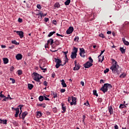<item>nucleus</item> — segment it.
<instances>
[{
  "label": "nucleus",
  "mask_w": 129,
  "mask_h": 129,
  "mask_svg": "<svg viewBox=\"0 0 129 129\" xmlns=\"http://www.w3.org/2000/svg\"><path fill=\"white\" fill-rule=\"evenodd\" d=\"M56 33V31H53V32H51L49 33V34L48 35V37H52V36H53V35H54V34H55Z\"/></svg>",
  "instance_id": "obj_30"
},
{
  "label": "nucleus",
  "mask_w": 129,
  "mask_h": 129,
  "mask_svg": "<svg viewBox=\"0 0 129 129\" xmlns=\"http://www.w3.org/2000/svg\"><path fill=\"white\" fill-rule=\"evenodd\" d=\"M43 85H44V86H48V82H47L46 81H44L43 82Z\"/></svg>",
  "instance_id": "obj_44"
},
{
  "label": "nucleus",
  "mask_w": 129,
  "mask_h": 129,
  "mask_svg": "<svg viewBox=\"0 0 129 129\" xmlns=\"http://www.w3.org/2000/svg\"><path fill=\"white\" fill-rule=\"evenodd\" d=\"M38 99L39 101H43V100H44V97H43V96H39Z\"/></svg>",
  "instance_id": "obj_36"
},
{
  "label": "nucleus",
  "mask_w": 129,
  "mask_h": 129,
  "mask_svg": "<svg viewBox=\"0 0 129 129\" xmlns=\"http://www.w3.org/2000/svg\"><path fill=\"white\" fill-rule=\"evenodd\" d=\"M93 64L91 63L89 61H87L86 63L84 64L85 68H90L91 66H93Z\"/></svg>",
  "instance_id": "obj_10"
},
{
  "label": "nucleus",
  "mask_w": 129,
  "mask_h": 129,
  "mask_svg": "<svg viewBox=\"0 0 129 129\" xmlns=\"http://www.w3.org/2000/svg\"><path fill=\"white\" fill-rule=\"evenodd\" d=\"M44 67H45L44 66H43V65H42V63L41 64H40L39 68H40V69H41V70H43V73H45V72H46V71H47V69H44Z\"/></svg>",
  "instance_id": "obj_18"
},
{
  "label": "nucleus",
  "mask_w": 129,
  "mask_h": 129,
  "mask_svg": "<svg viewBox=\"0 0 129 129\" xmlns=\"http://www.w3.org/2000/svg\"><path fill=\"white\" fill-rule=\"evenodd\" d=\"M70 3H71V0H67L64 3V5L66 6H69V5L70 4Z\"/></svg>",
  "instance_id": "obj_29"
},
{
  "label": "nucleus",
  "mask_w": 129,
  "mask_h": 129,
  "mask_svg": "<svg viewBox=\"0 0 129 129\" xmlns=\"http://www.w3.org/2000/svg\"><path fill=\"white\" fill-rule=\"evenodd\" d=\"M51 77H52V78H55V73H53L51 74Z\"/></svg>",
  "instance_id": "obj_59"
},
{
  "label": "nucleus",
  "mask_w": 129,
  "mask_h": 129,
  "mask_svg": "<svg viewBox=\"0 0 129 129\" xmlns=\"http://www.w3.org/2000/svg\"><path fill=\"white\" fill-rule=\"evenodd\" d=\"M19 106L20 109L21 110L20 113L19 114V116H20V117H21V114L22 113V108L23 107V106H24V105H19Z\"/></svg>",
  "instance_id": "obj_34"
},
{
  "label": "nucleus",
  "mask_w": 129,
  "mask_h": 129,
  "mask_svg": "<svg viewBox=\"0 0 129 129\" xmlns=\"http://www.w3.org/2000/svg\"><path fill=\"white\" fill-rule=\"evenodd\" d=\"M60 4L59 3L57 2L54 4V8H57V9H59L60 8Z\"/></svg>",
  "instance_id": "obj_31"
},
{
  "label": "nucleus",
  "mask_w": 129,
  "mask_h": 129,
  "mask_svg": "<svg viewBox=\"0 0 129 129\" xmlns=\"http://www.w3.org/2000/svg\"><path fill=\"white\" fill-rule=\"evenodd\" d=\"M39 13L36 14V16H38V19L42 20V17H43V12L42 11H39Z\"/></svg>",
  "instance_id": "obj_15"
},
{
  "label": "nucleus",
  "mask_w": 129,
  "mask_h": 129,
  "mask_svg": "<svg viewBox=\"0 0 129 129\" xmlns=\"http://www.w3.org/2000/svg\"><path fill=\"white\" fill-rule=\"evenodd\" d=\"M51 95H53V98H56V97H58L57 93L53 91H51Z\"/></svg>",
  "instance_id": "obj_23"
},
{
  "label": "nucleus",
  "mask_w": 129,
  "mask_h": 129,
  "mask_svg": "<svg viewBox=\"0 0 129 129\" xmlns=\"http://www.w3.org/2000/svg\"><path fill=\"white\" fill-rule=\"evenodd\" d=\"M78 52V48H77V47H74L73 52L76 54H77Z\"/></svg>",
  "instance_id": "obj_25"
},
{
  "label": "nucleus",
  "mask_w": 129,
  "mask_h": 129,
  "mask_svg": "<svg viewBox=\"0 0 129 129\" xmlns=\"http://www.w3.org/2000/svg\"><path fill=\"white\" fill-rule=\"evenodd\" d=\"M15 48V45H12L9 47V49H14Z\"/></svg>",
  "instance_id": "obj_60"
},
{
  "label": "nucleus",
  "mask_w": 129,
  "mask_h": 129,
  "mask_svg": "<svg viewBox=\"0 0 129 129\" xmlns=\"http://www.w3.org/2000/svg\"><path fill=\"white\" fill-rule=\"evenodd\" d=\"M16 58L17 60H22V59H23V55H21L20 53H18L16 56Z\"/></svg>",
  "instance_id": "obj_12"
},
{
  "label": "nucleus",
  "mask_w": 129,
  "mask_h": 129,
  "mask_svg": "<svg viewBox=\"0 0 129 129\" xmlns=\"http://www.w3.org/2000/svg\"><path fill=\"white\" fill-rule=\"evenodd\" d=\"M62 53H63L64 54V55H67V53H68V51H62Z\"/></svg>",
  "instance_id": "obj_63"
},
{
  "label": "nucleus",
  "mask_w": 129,
  "mask_h": 129,
  "mask_svg": "<svg viewBox=\"0 0 129 129\" xmlns=\"http://www.w3.org/2000/svg\"><path fill=\"white\" fill-rule=\"evenodd\" d=\"M99 37H101V38H102L103 39H104V38H105V36H104V35L102 33L99 34Z\"/></svg>",
  "instance_id": "obj_42"
},
{
  "label": "nucleus",
  "mask_w": 129,
  "mask_h": 129,
  "mask_svg": "<svg viewBox=\"0 0 129 129\" xmlns=\"http://www.w3.org/2000/svg\"><path fill=\"white\" fill-rule=\"evenodd\" d=\"M8 99H9V97H7L5 96V97H4V98L2 100V101H7Z\"/></svg>",
  "instance_id": "obj_47"
},
{
  "label": "nucleus",
  "mask_w": 129,
  "mask_h": 129,
  "mask_svg": "<svg viewBox=\"0 0 129 129\" xmlns=\"http://www.w3.org/2000/svg\"><path fill=\"white\" fill-rule=\"evenodd\" d=\"M98 61L101 62V63L103 61V60H104V56H103L101 58V55H99L98 56Z\"/></svg>",
  "instance_id": "obj_17"
},
{
  "label": "nucleus",
  "mask_w": 129,
  "mask_h": 129,
  "mask_svg": "<svg viewBox=\"0 0 129 129\" xmlns=\"http://www.w3.org/2000/svg\"><path fill=\"white\" fill-rule=\"evenodd\" d=\"M68 60H69L68 57H67L65 59V62L63 64L65 65L66 64V63H68Z\"/></svg>",
  "instance_id": "obj_50"
},
{
  "label": "nucleus",
  "mask_w": 129,
  "mask_h": 129,
  "mask_svg": "<svg viewBox=\"0 0 129 129\" xmlns=\"http://www.w3.org/2000/svg\"><path fill=\"white\" fill-rule=\"evenodd\" d=\"M65 91H66V90H65L64 89H62L60 90L61 93H64V92H65Z\"/></svg>",
  "instance_id": "obj_53"
},
{
  "label": "nucleus",
  "mask_w": 129,
  "mask_h": 129,
  "mask_svg": "<svg viewBox=\"0 0 129 129\" xmlns=\"http://www.w3.org/2000/svg\"><path fill=\"white\" fill-rule=\"evenodd\" d=\"M3 61L5 64H8L9 63V59L8 58H3Z\"/></svg>",
  "instance_id": "obj_24"
},
{
  "label": "nucleus",
  "mask_w": 129,
  "mask_h": 129,
  "mask_svg": "<svg viewBox=\"0 0 129 129\" xmlns=\"http://www.w3.org/2000/svg\"><path fill=\"white\" fill-rule=\"evenodd\" d=\"M16 110V114H15V117H18L19 116V113H20V109L19 108H17L15 109Z\"/></svg>",
  "instance_id": "obj_16"
},
{
  "label": "nucleus",
  "mask_w": 129,
  "mask_h": 129,
  "mask_svg": "<svg viewBox=\"0 0 129 129\" xmlns=\"http://www.w3.org/2000/svg\"><path fill=\"white\" fill-rule=\"evenodd\" d=\"M125 76H126V74H125V73H123L122 74H121L119 76L120 78H124V77H125Z\"/></svg>",
  "instance_id": "obj_28"
},
{
  "label": "nucleus",
  "mask_w": 129,
  "mask_h": 129,
  "mask_svg": "<svg viewBox=\"0 0 129 129\" xmlns=\"http://www.w3.org/2000/svg\"><path fill=\"white\" fill-rule=\"evenodd\" d=\"M18 22L19 23H23V19H22L21 18H19L18 19Z\"/></svg>",
  "instance_id": "obj_55"
},
{
  "label": "nucleus",
  "mask_w": 129,
  "mask_h": 129,
  "mask_svg": "<svg viewBox=\"0 0 129 129\" xmlns=\"http://www.w3.org/2000/svg\"><path fill=\"white\" fill-rule=\"evenodd\" d=\"M114 128L115 129H118V126L117 124L115 125Z\"/></svg>",
  "instance_id": "obj_62"
},
{
  "label": "nucleus",
  "mask_w": 129,
  "mask_h": 129,
  "mask_svg": "<svg viewBox=\"0 0 129 129\" xmlns=\"http://www.w3.org/2000/svg\"><path fill=\"white\" fill-rule=\"evenodd\" d=\"M54 44H55V45H56L57 46H59V45H60V42H59V41L56 40L54 42Z\"/></svg>",
  "instance_id": "obj_39"
},
{
  "label": "nucleus",
  "mask_w": 129,
  "mask_h": 129,
  "mask_svg": "<svg viewBox=\"0 0 129 129\" xmlns=\"http://www.w3.org/2000/svg\"><path fill=\"white\" fill-rule=\"evenodd\" d=\"M78 40H79V37L76 36V37L75 38L74 41H78Z\"/></svg>",
  "instance_id": "obj_54"
},
{
  "label": "nucleus",
  "mask_w": 129,
  "mask_h": 129,
  "mask_svg": "<svg viewBox=\"0 0 129 129\" xmlns=\"http://www.w3.org/2000/svg\"><path fill=\"white\" fill-rule=\"evenodd\" d=\"M44 21L46 23H47V22H48L49 21V18H44Z\"/></svg>",
  "instance_id": "obj_58"
},
{
  "label": "nucleus",
  "mask_w": 129,
  "mask_h": 129,
  "mask_svg": "<svg viewBox=\"0 0 129 129\" xmlns=\"http://www.w3.org/2000/svg\"><path fill=\"white\" fill-rule=\"evenodd\" d=\"M54 62L56 63L55 65V68L58 69L60 66H64V64H61L62 61L59 58H54Z\"/></svg>",
  "instance_id": "obj_4"
},
{
  "label": "nucleus",
  "mask_w": 129,
  "mask_h": 129,
  "mask_svg": "<svg viewBox=\"0 0 129 129\" xmlns=\"http://www.w3.org/2000/svg\"><path fill=\"white\" fill-rule=\"evenodd\" d=\"M37 116H39V117L40 116H42V113H41V112H38L37 113Z\"/></svg>",
  "instance_id": "obj_45"
},
{
  "label": "nucleus",
  "mask_w": 129,
  "mask_h": 129,
  "mask_svg": "<svg viewBox=\"0 0 129 129\" xmlns=\"http://www.w3.org/2000/svg\"><path fill=\"white\" fill-rule=\"evenodd\" d=\"M12 44H15V45H20V43L17 42L16 40L12 41Z\"/></svg>",
  "instance_id": "obj_33"
},
{
  "label": "nucleus",
  "mask_w": 129,
  "mask_h": 129,
  "mask_svg": "<svg viewBox=\"0 0 129 129\" xmlns=\"http://www.w3.org/2000/svg\"><path fill=\"white\" fill-rule=\"evenodd\" d=\"M7 122H8V120L7 119L3 120L2 123H3V124H7Z\"/></svg>",
  "instance_id": "obj_40"
},
{
  "label": "nucleus",
  "mask_w": 129,
  "mask_h": 129,
  "mask_svg": "<svg viewBox=\"0 0 129 129\" xmlns=\"http://www.w3.org/2000/svg\"><path fill=\"white\" fill-rule=\"evenodd\" d=\"M119 66L117 64V62L114 63L111 67L110 68V70H112V73H117V75H119V72L117 71L118 70V68Z\"/></svg>",
  "instance_id": "obj_1"
},
{
  "label": "nucleus",
  "mask_w": 129,
  "mask_h": 129,
  "mask_svg": "<svg viewBox=\"0 0 129 129\" xmlns=\"http://www.w3.org/2000/svg\"><path fill=\"white\" fill-rule=\"evenodd\" d=\"M97 101H98V102H100V103L102 102V98H99L98 99Z\"/></svg>",
  "instance_id": "obj_48"
},
{
  "label": "nucleus",
  "mask_w": 129,
  "mask_h": 129,
  "mask_svg": "<svg viewBox=\"0 0 129 129\" xmlns=\"http://www.w3.org/2000/svg\"><path fill=\"white\" fill-rule=\"evenodd\" d=\"M33 75H34L33 79L35 80V81H37V82H40L41 81L40 79H42V78H43L42 76L37 73H33Z\"/></svg>",
  "instance_id": "obj_3"
},
{
  "label": "nucleus",
  "mask_w": 129,
  "mask_h": 129,
  "mask_svg": "<svg viewBox=\"0 0 129 129\" xmlns=\"http://www.w3.org/2000/svg\"><path fill=\"white\" fill-rule=\"evenodd\" d=\"M108 111L110 113V115L113 114V109L112 108V106H110L108 107Z\"/></svg>",
  "instance_id": "obj_11"
},
{
  "label": "nucleus",
  "mask_w": 129,
  "mask_h": 129,
  "mask_svg": "<svg viewBox=\"0 0 129 129\" xmlns=\"http://www.w3.org/2000/svg\"><path fill=\"white\" fill-rule=\"evenodd\" d=\"M10 80H12L13 84H14V83H16V80L13 78H10Z\"/></svg>",
  "instance_id": "obj_49"
},
{
  "label": "nucleus",
  "mask_w": 129,
  "mask_h": 129,
  "mask_svg": "<svg viewBox=\"0 0 129 129\" xmlns=\"http://www.w3.org/2000/svg\"><path fill=\"white\" fill-rule=\"evenodd\" d=\"M60 81L61 82V85L62 86V87H67V85L65 83V81H64V80H62Z\"/></svg>",
  "instance_id": "obj_22"
},
{
  "label": "nucleus",
  "mask_w": 129,
  "mask_h": 129,
  "mask_svg": "<svg viewBox=\"0 0 129 129\" xmlns=\"http://www.w3.org/2000/svg\"><path fill=\"white\" fill-rule=\"evenodd\" d=\"M120 51L122 54H124V53H125V49H124L123 47H120Z\"/></svg>",
  "instance_id": "obj_27"
},
{
  "label": "nucleus",
  "mask_w": 129,
  "mask_h": 129,
  "mask_svg": "<svg viewBox=\"0 0 129 129\" xmlns=\"http://www.w3.org/2000/svg\"><path fill=\"white\" fill-rule=\"evenodd\" d=\"M14 32H16L17 35H19V37L21 39L24 38V32L22 31H14Z\"/></svg>",
  "instance_id": "obj_6"
},
{
  "label": "nucleus",
  "mask_w": 129,
  "mask_h": 129,
  "mask_svg": "<svg viewBox=\"0 0 129 129\" xmlns=\"http://www.w3.org/2000/svg\"><path fill=\"white\" fill-rule=\"evenodd\" d=\"M122 41L124 43V45H126V46H128L129 45V42L128 41H126L125 40V38H122Z\"/></svg>",
  "instance_id": "obj_21"
},
{
  "label": "nucleus",
  "mask_w": 129,
  "mask_h": 129,
  "mask_svg": "<svg viewBox=\"0 0 129 129\" xmlns=\"http://www.w3.org/2000/svg\"><path fill=\"white\" fill-rule=\"evenodd\" d=\"M85 50L83 48H80V55L83 58H85Z\"/></svg>",
  "instance_id": "obj_5"
},
{
  "label": "nucleus",
  "mask_w": 129,
  "mask_h": 129,
  "mask_svg": "<svg viewBox=\"0 0 129 129\" xmlns=\"http://www.w3.org/2000/svg\"><path fill=\"white\" fill-rule=\"evenodd\" d=\"M94 95H95L96 96H98V94H97V91L96 90L93 91Z\"/></svg>",
  "instance_id": "obj_38"
},
{
  "label": "nucleus",
  "mask_w": 129,
  "mask_h": 129,
  "mask_svg": "<svg viewBox=\"0 0 129 129\" xmlns=\"http://www.w3.org/2000/svg\"><path fill=\"white\" fill-rule=\"evenodd\" d=\"M61 107H62V110H63L61 111L62 113H64V112H66V106H65V104L61 103Z\"/></svg>",
  "instance_id": "obj_13"
},
{
  "label": "nucleus",
  "mask_w": 129,
  "mask_h": 129,
  "mask_svg": "<svg viewBox=\"0 0 129 129\" xmlns=\"http://www.w3.org/2000/svg\"><path fill=\"white\" fill-rule=\"evenodd\" d=\"M89 60L90 61V63H93V59H92V58H91V57H90L89 58Z\"/></svg>",
  "instance_id": "obj_46"
},
{
  "label": "nucleus",
  "mask_w": 129,
  "mask_h": 129,
  "mask_svg": "<svg viewBox=\"0 0 129 129\" xmlns=\"http://www.w3.org/2000/svg\"><path fill=\"white\" fill-rule=\"evenodd\" d=\"M72 102H71V105H76V102H77V98L72 96Z\"/></svg>",
  "instance_id": "obj_8"
},
{
  "label": "nucleus",
  "mask_w": 129,
  "mask_h": 129,
  "mask_svg": "<svg viewBox=\"0 0 129 129\" xmlns=\"http://www.w3.org/2000/svg\"><path fill=\"white\" fill-rule=\"evenodd\" d=\"M105 51V50H101V53L99 55V56H101V55H102L103 54V53H104V52Z\"/></svg>",
  "instance_id": "obj_57"
},
{
  "label": "nucleus",
  "mask_w": 129,
  "mask_h": 129,
  "mask_svg": "<svg viewBox=\"0 0 129 129\" xmlns=\"http://www.w3.org/2000/svg\"><path fill=\"white\" fill-rule=\"evenodd\" d=\"M0 97H1V98H4L6 97V96H5V95H4V94H1Z\"/></svg>",
  "instance_id": "obj_56"
},
{
  "label": "nucleus",
  "mask_w": 129,
  "mask_h": 129,
  "mask_svg": "<svg viewBox=\"0 0 129 129\" xmlns=\"http://www.w3.org/2000/svg\"><path fill=\"white\" fill-rule=\"evenodd\" d=\"M124 107H126V106L124 104H121L119 106V108H124Z\"/></svg>",
  "instance_id": "obj_37"
},
{
  "label": "nucleus",
  "mask_w": 129,
  "mask_h": 129,
  "mask_svg": "<svg viewBox=\"0 0 129 129\" xmlns=\"http://www.w3.org/2000/svg\"><path fill=\"white\" fill-rule=\"evenodd\" d=\"M74 31V28H73V27H70L67 30V34L68 35H70V34H72V33H73Z\"/></svg>",
  "instance_id": "obj_9"
},
{
  "label": "nucleus",
  "mask_w": 129,
  "mask_h": 129,
  "mask_svg": "<svg viewBox=\"0 0 129 129\" xmlns=\"http://www.w3.org/2000/svg\"><path fill=\"white\" fill-rule=\"evenodd\" d=\"M68 100L69 102H71V100H72V97H69Z\"/></svg>",
  "instance_id": "obj_51"
},
{
  "label": "nucleus",
  "mask_w": 129,
  "mask_h": 129,
  "mask_svg": "<svg viewBox=\"0 0 129 129\" xmlns=\"http://www.w3.org/2000/svg\"><path fill=\"white\" fill-rule=\"evenodd\" d=\"M80 69V64L78 63V64H76L75 67L74 68V71H78Z\"/></svg>",
  "instance_id": "obj_14"
},
{
  "label": "nucleus",
  "mask_w": 129,
  "mask_h": 129,
  "mask_svg": "<svg viewBox=\"0 0 129 129\" xmlns=\"http://www.w3.org/2000/svg\"><path fill=\"white\" fill-rule=\"evenodd\" d=\"M34 87V85L33 84H28V88L30 90H32Z\"/></svg>",
  "instance_id": "obj_26"
},
{
  "label": "nucleus",
  "mask_w": 129,
  "mask_h": 129,
  "mask_svg": "<svg viewBox=\"0 0 129 129\" xmlns=\"http://www.w3.org/2000/svg\"><path fill=\"white\" fill-rule=\"evenodd\" d=\"M18 72V74L19 75V76H20V75H22V74H23V71H22V70H19L17 71Z\"/></svg>",
  "instance_id": "obj_35"
},
{
  "label": "nucleus",
  "mask_w": 129,
  "mask_h": 129,
  "mask_svg": "<svg viewBox=\"0 0 129 129\" xmlns=\"http://www.w3.org/2000/svg\"><path fill=\"white\" fill-rule=\"evenodd\" d=\"M36 7L39 10H41L42 9V7H41L40 4H37Z\"/></svg>",
  "instance_id": "obj_43"
},
{
  "label": "nucleus",
  "mask_w": 129,
  "mask_h": 129,
  "mask_svg": "<svg viewBox=\"0 0 129 129\" xmlns=\"http://www.w3.org/2000/svg\"><path fill=\"white\" fill-rule=\"evenodd\" d=\"M37 106H42L43 108H45L46 107V105H45V104H37Z\"/></svg>",
  "instance_id": "obj_32"
},
{
  "label": "nucleus",
  "mask_w": 129,
  "mask_h": 129,
  "mask_svg": "<svg viewBox=\"0 0 129 129\" xmlns=\"http://www.w3.org/2000/svg\"><path fill=\"white\" fill-rule=\"evenodd\" d=\"M111 60H112V63H115L116 62H117L115 60H114V59H112Z\"/></svg>",
  "instance_id": "obj_64"
},
{
  "label": "nucleus",
  "mask_w": 129,
  "mask_h": 129,
  "mask_svg": "<svg viewBox=\"0 0 129 129\" xmlns=\"http://www.w3.org/2000/svg\"><path fill=\"white\" fill-rule=\"evenodd\" d=\"M14 70H15V67H14V66L11 67L10 68V71L12 72Z\"/></svg>",
  "instance_id": "obj_52"
},
{
  "label": "nucleus",
  "mask_w": 129,
  "mask_h": 129,
  "mask_svg": "<svg viewBox=\"0 0 129 129\" xmlns=\"http://www.w3.org/2000/svg\"><path fill=\"white\" fill-rule=\"evenodd\" d=\"M44 100H50V99H48V97H46V96H44Z\"/></svg>",
  "instance_id": "obj_61"
},
{
  "label": "nucleus",
  "mask_w": 129,
  "mask_h": 129,
  "mask_svg": "<svg viewBox=\"0 0 129 129\" xmlns=\"http://www.w3.org/2000/svg\"><path fill=\"white\" fill-rule=\"evenodd\" d=\"M109 72V69H106V70H104V73L105 74H106V73H108Z\"/></svg>",
  "instance_id": "obj_41"
},
{
  "label": "nucleus",
  "mask_w": 129,
  "mask_h": 129,
  "mask_svg": "<svg viewBox=\"0 0 129 129\" xmlns=\"http://www.w3.org/2000/svg\"><path fill=\"white\" fill-rule=\"evenodd\" d=\"M108 88L111 89V88H112V86L110 84L106 83L104 84L103 86L101 87L100 90L103 91V93H105V92H107L108 91Z\"/></svg>",
  "instance_id": "obj_2"
},
{
  "label": "nucleus",
  "mask_w": 129,
  "mask_h": 129,
  "mask_svg": "<svg viewBox=\"0 0 129 129\" xmlns=\"http://www.w3.org/2000/svg\"><path fill=\"white\" fill-rule=\"evenodd\" d=\"M76 56H77V53L72 52V54L71 55V58H72V59H75V58H76Z\"/></svg>",
  "instance_id": "obj_19"
},
{
  "label": "nucleus",
  "mask_w": 129,
  "mask_h": 129,
  "mask_svg": "<svg viewBox=\"0 0 129 129\" xmlns=\"http://www.w3.org/2000/svg\"><path fill=\"white\" fill-rule=\"evenodd\" d=\"M28 115V112L25 111L23 113H22V119L24 120V119H25V117H26V116H27V115Z\"/></svg>",
  "instance_id": "obj_20"
},
{
  "label": "nucleus",
  "mask_w": 129,
  "mask_h": 129,
  "mask_svg": "<svg viewBox=\"0 0 129 129\" xmlns=\"http://www.w3.org/2000/svg\"><path fill=\"white\" fill-rule=\"evenodd\" d=\"M50 43V45L51 46H52V45H53V44H54V40H53V39L52 38H50V39H49L48 41H47V43L46 44H45V48H48V45H49V44Z\"/></svg>",
  "instance_id": "obj_7"
}]
</instances>
